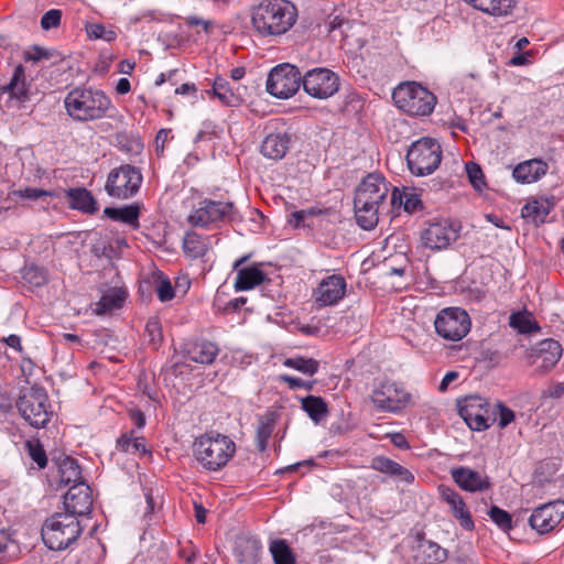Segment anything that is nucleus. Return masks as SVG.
<instances>
[{
  "mask_svg": "<svg viewBox=\"0 0 564 564\" xmlns=\"http://www.w3.org/2000/svg\"><path fill=\"white\" fill-rule=\"evenodd\" d=\"M510 326L518 329L522 334H530L539 330V326L530 317L521 314H512L510 317Z\"/></svg>",
  "mask_w": 564,
  "mask_h": 564,
  "instance_id": "48",
  "label": "nucleus"
},
{
  "mask_svg": "<svg viewBox=\"0 0 564 564\" xmlns=\"http://www.w3.org/2000/svg\"><path fill=\"white\" fill-rule=\"evenodd\" d=\"M270 553L274 564H295V555L284 540H274L270 543Z\"/></svg>",
  "mask_w": 564,
  "mask_h": 564,
  "instance_id": "41",
  "label": "nucleus"
},
{
  "mask_svg": "<svg viewBox=\"0 0 564 564\" xmlns=\"http://www.w3.org/2000/svg\"><path fill=\"white\" fill-rule=\"evenodd\" d=\"M30 457L37 464L40 468H44L47 464V458L43 446L39 441H28L25 444Z\"/></svg>",
  "mask_w": 564,
  "mask_h": 564,
  "instance_id": "50",
  "label": "nucleus"
},
{
  "mask_svg": "<svg viewBox=\"0 0 564 564\" xmlns=\"http://www.w3.org/2000/svg\"><path fill=\"white\" fill-rule=\"evenodd\" d=\"M156 292L161 302L170 301L174 296V291L169 280H162L156 289Z\"/></svg>",
  "mask_w": 564,
  "mask_h": 564,
  "instance_id": "56",
  "label": "nucleus"
},
{
  "mask_svg": "<svg viewBox=\"0 0 564 564\" xmlns=\"http://www.w3.org/2000/svg\"><path fill=\"white\" fill-rule=\"evenodd\" d=\"M488 516L501 530L507 532L512 529L511 514L506 510L492 506L488 511Z\"/></svg>",
  "mask_w": 564,
  "mask_h": 564,
  "instance_id": "47",
  "label": "nucleus"
},
{
  "mask_svg": "<svg viewBox=\"0 0 564 564\" xmlns=\"http://www.w3.org/2000/svg\"><path fill=\"white\" fill-rule=\"evenodd\" d=\"M390 437H391V442L397 447H399V448H408L409 447L408 441H406V438L404 437L403 434H401V433H393V434L390 435Z\"/></svg>",
  "mask_w": 564,
  "mask_h": 564,
  "instance_id": "62",
  "label": "nucleus"
},
{
  "mask_svg": "<svg viewBox=\"0 0 564 564\" xmlns=\"http://www.w3.org/2000/svg\"><path fill=\"white\" fill-rule=\"evenodd\" d=\"M117 446L122 452L130 454L144 455L148 452L144 440L142 437L134 436L133 432L122 434L117 441Z\"/></svg>",
  "mask_w": 564,
  "mask_h": 564,
  "instance_id": "43",
  "label": "nucleus"
},
{
  "mask_svg": "<svg viewBox=\"0 0 564 564\" xmlns=\"http://www.w3.org/2000/svg\"><path fill=\"white\" fill-rule=\"evenodd\" d=\"M86 32L89 39H102L111 42L117 37V33L113 30L106 29L102 24L91 23L86 26Z\"/></svg>",
  "mask_w": 564,
  "mask_h": 564,
  "instance_id": "49",
  "label": "nucleus"
},
{
  "mask_svg": "<svg viewBox=\"0 0 564 564\" xmlns=\"http://www.w3.org/2000/svg\"><path fill=\"white\" fill-rule=\"evenodd\" d=\"M82 527L72 513H55L47 518L41 534L44 544L54 551H62L73 544L80 535Z\"/></svg>",
  "mask_w": 564,
  "mask_h": 564,
  "instance_id": "4",
  "label": "nucleus"
},
{
  "mask_svg": "<svg viewBox=\"0 0 564 564\" xmlns=\"http://www.w3.org/2000/svg\"><path fill=\"white\" fill-rule=\"evenodd\" d=\"M451 476L456 485L468 492H482L491 487L489 477L468 467L451 469Z\"/></svg>",
  "mask_w": 564,
  "mask_h": 564,
  "instance_id": "19",
  "label": "nucleus"
},
{
  "mask_svg": "<svg viewBox=\"0 0 564 564\" xmlns=\"http://www.w3.org/2000/svg\"><path fill=\"white\" fill-rule=\"evenodd\" d=\"M421 243L430 250L447 248L458 238V231L448 219H435L421 231Z\"/></svg>",
  "mask_w": 564,
  "mask_h": 564,
  "instance_id": "15",
  "label": "nucleus"
},
{
  "mask_svg": "<svg viewBox=\"0 0 564 564\" xmlns=\"http://www.w3.org/2000/svg\"><path fill=\"white\" fill-rule=\"evenodd\" d=\"M22 279L24 283L32 288H39L47 282V275L43 268L35 264H26L22 269Z\"/></svg>",
  "mask_w": 564,
  "mask_h": 564,
  "instance_id": "44",
  "label": "nucleus"
},
{
  "mask_svg": "<svg viewBox=\"0 0 564 564\" xmlns=\"http://www.w3.org/2000/svg\"><path fill=\"white\" fill-rule=\"evenodd\" d=\"M50 57H52V53L40 46H34L32 51L25 53V61L40 62Z\"/></svg>",
  "mask_w": 564,
  "mask_h": 564,
  "instance_id": "57",
  "label": "nucleus"
},
{
  "mask_svg": "<svg viewBox=\"0 0 564 564\" xmlns=\"http://www.w3.org/2000/svg\"><path fill=\"white\" fill-rule=\"evenodd\" d=\"M441 159V145L432 138L413 142L406 153L408 166L417 176L432 174L438 167Z\"/></svg>",
  "mask_w": 564,
  "mask_h": 564,
  "instance_id": "7",
  "label": "nucleus"
},
{
  "mask_svg": "<svg viewBox=\"0 0 564 564\" xmlns=\"http://www.w3.org/2000/svg\"><path fill=\"white\" fill-rule=\"evenodd\" d=\"M142 175L139 169L126 164L110 172L107 183V193L117 198L127 199L140 188Z\"/></svg>",
  "mask_w": 564,
  "mask_h": 564,
  "instance_id": "12",
  "label": "nucleus"
},
{
  "mask_svg": "<svg viewBox=\"0 0 564 564\" xmlns=\"http://www.w3.org/2000/svg\"><path fill=\"white\" fill-rule=\"evenodd\" d=\"M183 249L185 254L196 259L205 256L208 247L199 235L194 231H189L184 237Z\"/></svg>",
  "mask_w": 564,
  "mask_h": 564,
  "instance_id": "40",
  "label": "nucleus"
},
{
  "mask_svg": "<svg viewBox=\"0 0 564 564\" xmlns=\"http://www.w3.org/2000/svg\"><path fill=\"white\" fill-rule=\"evenodd\" d=\"M235 452V442L223 434L206 433L194 443L197 462L208 470L215 471L226 466Z\"/></svg>",
  "mask_w": 564,
  "mask_h": 564,
  "instance_id": "3",
  "label": "nucleus"
},
{
  "mask_svg": "<svg viewBox=\"0 0 564 564\" xmlns=\"http://www.w3.org/2000/svg\"><path fill=\"white\" fill-rule=\"evenodd\" d=\"M458 412L466 424L474 431H484L495 421L489 403L479 395H469L458 402Z\"/></svg>",
  "mask_w": 564,
  "mask_h": 564,
  "instance_id": "14",
  "label": "nucleus"
},
{
  "mask_svg": "<svg viewBox=\"0 0 564 564\" xmlns=\"http://www.w3.org/2000/svg\"><path fill=\"white\" fill-rule=\"evenodd\" d=\"M313 213L311 210H299L292 214L291 223L294 224L295 227H299L304 224L307 216H311Z\"/></svg>",
  "mask_w": 564,
  "mask_h": 564,
  "instance_id": "60",
  "label": "nucleus"
},
{
  "mask_svg": "<svg viewBox=\"0 0 564 564\" xmlns=\"http://www.w3.org/2000/svg\"><path fill=\"white\" fill-rule=\"evenodd\" d=\"M436 334L447 341H459L469 332L471 321L468 313L460 307L441 310L434 321Z\"/></svg>",
  "mask_w": 564,
  "mask_h": 564,
  "instance_id": "9",
  "label": "nucleus"
},
{
  "mask_svg": "<svg viewBox=\"0 0 564 564\" xmlns=\"http://www.w3.org/2000/svg\"><path fill=\"white\" fill-rule=\"evenodd\" d=\"M550 213V205L547 202L532 200L525 204L521 210L522 217L529 221L543 224Z\"/></svg>",
  "mask_w": 564,
  "mask_h": 564,
  "instance_id": "38",
  "label": "nucleus"
},
{
  "mask_svg": "<svg viewBox=\"0 0 564 564\" xmlns=\"http://www.w3.org/2000/svg\"><path fill=\"white\" fill-rule=\"evenodd\" d=\"M564 518V500H555L535 508L529 519L530 527L539 534L553 531Z\"/></svg>",
  "mask_w": 564,
  "mask_h": 564,
  "instance_id": "16",
  "label": "nucleus"
},
{
  "mask_svg": "<svg viewBox=\"0 0 564 564\" xmlns=\"http://www.w3.org/2000/svg\"><path fill=\"white\" fill-rule=\"evenodd\" d=\"M126 292L121 289H110L107 291L96 303L95 313L97 315H104L118 310L123 305L126 300Z\"/></svg>",
  "mask_w": 564,
  "mask_h": 564,
  "instance_id": "32",
  "label": "nucleus"
},
{
  "mask_svg": "<svg viewBox=\"0 0 564 564\" xmlns=\"http://www.w3.org/2000/svg\"><path fill=\"white\" fill-rule=\"evenodd\" d=\"M169 133L170 131L165 129H162L158 132L155 138L156 151H163L164 142L166 141Z\"/></svg>",
  "mask_w": 564,
  "mask_h": 564,
  "instance_id": "63",
  "label": "nucleus"
},
{
  "mask_svg": "<svg viewBox=\"0 0 564 564\" xmlns=\"http://www.w3.org/2000/svg\"><path fill=\"white\" fill-rule=\"evenodd\" d=\"M465 169L470 184L475 189L480 191L485 186L484 173L480 166L474 162H468Z\"/></svg>",
  "mask_w": 564,
  "mask_h": 564,
  "instance_id": "51",
  "label": "nucleus"
},
{
  "mask_svg": "<svg viewBox=\"0 0 564 564\" xmlns=\"http://www.w3.org/2000/svg\"><path fill=\"white\" fill-rule=\"evenodd\" d=\"M17 408L25 422L35 429L44 427L52 415L48 397L40 387L22 389L17 400Z\"/></svg>",
  "mask_w": 564,
  "mask_h": 564,
  "instance_id": "6",
  "label": "nucleus"
},
{
  "mask_svg": "<svg viewBox=\"0 0 564 564\" xmlns=\"http://www.w3.org/2000/svg\"><path fill=\"white\" fill-rule=\"evenodd\" d=\"M64 105L74 120L91 121L104 118L111 101L101 90L76 87L66 95Z\"/></svg>",
  "mask_w": 564,
  "mask_h": 564,
  "instance_id": "2",
  "label": "nucleus"
},
{
  "mask_svg": "<svg viewBox=\"0 0 564 564\" xmlns=\"http://www.w3.org/2000/svg\"><path fill=\"white\" fill-rule=\"evenodd\" d=\"M302 82L303 76L297 67L281 64L269 73L267 90L276 98L288 99L299 90Z\"/></svg>",
  "mask_w": 564,
  "mask_h": 564,
  "instance_id": "10",
  "label": "nucleus"
},
{
  "mask_svg": "<svg viewBox=\"0 0 564 564\" xmlns=\"http://www.w3.org/2000/svg\"><path fill=\"white\" fill-rule=\"evenodd\" d=\"M104 214L116 221H121L137 227L139 220V207L137 205H128L121 208L107 207Z\"/></svg>",
  "mask_w": 564,
  "mask_h": 564,
  "instance_id": "36",
  "label": "nucleus"
},
{
  "mask_svg": "<svg viewBox=\"0 0 564 564\" xmlns=\"http://www.w3.org/2000/svg\"><path fill=\"white\" fill-rule=\"evenodd\" d=\"M131 89V85H130V82L129 79L127 78H120L117 83V86H116V91L120 95H124L127 93H129Z\"/></svg>",
  "mask_w": 564,
  "mask_h": 564,
  "instance_id": "64",
  "label": "nucleus"
},
{
  "mask_svg": "<svg viewBox=\"0 0 564 564\" xmlns=\"http://www.w3.org/2000/svg\"><path fill=\"white\" fill-rule=\"evenodd\" d=\"M498 425L503 429L514 420V412L499 403L497 405Z\"/></svg>",
  "mask_w": 564,
  "mask_h": 564,
  "instance_id": "55",
  "label": "nucleus"
},
{
  "mask_svg": "<svg viewBox=\"0 0 564 564\" xmlns=\"http://www.w3.org/2000/svg\"><path fill=\"white\" fill-rule=\"evenodd\" d=\"M441 497L451 506L454 502H457L458 499L462 498L459 494H457L454 489L448 487H441Z\"/></svg>",
  "mask_w": 564,
  "mask_h": 564,
  "instance_id": "59",
  "label": "nucleus"
},
{
  "mask_svg": "<svg viewBox=\"0 0 564 564\" xmlns=\"http://www.w3.org/2000/svg\"><path fill=\"white\" fill-rule=\"evenodd\" d=\"M212 94L229 107H236L242 101L239 89L231 87L225 78L218 77L215 79Z\"/></svg>",
  "mask_w": 564,
  "mask_h": 564,
  "instance_id": "30",
  "label": "nucleus"
},
{
  "mask_svg": "<svg viewBox=\"0 0 564 564\" xmlns=\"http://www.w3.org/2000/svg\"><path fill=\"white\" fill-rule=\"evenodd\" d=\"M392 99L397 107L411 116H427L436 104L435 96L416 83H403L394 88Z\"/></svg>",
  "mask_w": 564,
  "mask_h": 564,
  "instance_id": "5",
  "label": "nucleus"
},
{
  "mask_svg": "<svg viewBox=\"0 0 564 564\" xmlns=\"http://www.w3.org/2000/svg\"><path fill=\"white\" fill-rule=\"evenodd\" d=\"M452 508V512L454 518L459 522V524L466 530L474 529V521L471 519V514L468 511L465 501L463 498L458 499L457 502H454L449 506Z\"/></svg>",
  "mask_w": 564,
  "mask_h": 564,
  "instance_id": "46",
  "label": "nucleus"
},
{
  "mask_svg": "<svg viewBox=\"0 0 564 564\" xmlns=\"http://www.w3.org/2000/svg\"><path fill=\"white\" fill-rule=\"evenodd\" d=\"M547 172V164L539 159H532L519 163L512 172L513 177L520 183H533Z\"/></svg>",
  "mask_w": 564,
  "mask_h": 564,
  "instance_id": "24",
  "label": "nucleus"
},
{
  "mask_svg": "<svg viewBox=\"0 0 564 564\" xmlns=\"http://www.w3.org/2000/svg\"><path fill=\"white\" fill-rule=\"evenodd\" d=\"M284 365L307 376H313L316 373L319 367L317 360L305 357L288 358L284 361Z\"/></svg>",
  "mask_w": 564,
  "mask_h": 564,
  "instance_id": "45",
  "label": "nucleus"
},
{
  "mask_svg": "<svg viewBox=\"0 0 564 564\" xmlns=\"http://www.w3.org/2000/svg\"><path fill=\"white\" fill-rule=\"evenodd\" d=\"M249 259V256H243L235 261L232 269L237 271L235 280V289L237 291H247L261 284L265 274L258 267L241 268L240 267Z\"/></svg>",
  "mask_w": 564,
  "mask_h": 564,
  "instance_id": "21",
  "label": "nucleus"
},
{
  "mask_svg": "<svg viewBox=\"0 0 564 564\" xmlns=\"http://www.w3.org/2000/svg\"><path fill=\"white\" fill-rule=\"evenodd\" d=\"M458 378V372L456 371H449L447 372L444 378L442 379L441 383H440V391L444 392L447 390L448 386L455 381L456 379Z\"/></svg>",
  "mask_w": 564,
  "mask_h": 564,
  "instance_id": "61",
  "label": "nucleus"
},
{
  "mask_svg": "<svg viewBox=\"0 0 564 564\" xmlns=\"http://www.w3.org/2000/svg\"><path fill=\"white\" fill-rule=\"evenodd\" d=\"M391 205L401 207L408 213L415 212L421 206V199L416 194L400 191L394 187L391 194Z\"/></svg>",
  "mask_w": 564,
  "mask_h": 564,
  "instance_id": "39",
  "label": "nucleus"
},
{
  "mask_svg": "<svg viewBox=\"0 0 564 564\" xmlns=\"http://www.w3.org/2000/svg\"><path fill=\"white\" fill-rule=\"evenodd\" d=\"M217 354V346L214 343L206 340L193 343L187 348L188 359L203 365L212 364L215 360Z\"/></svg>",
  "mask_w": 564,
  "mask_h": 564,
  "instance_id": "29",
  "label": "nucleus"
},
{
  "mask_svg": "<svg viewBox=\"0 0 564 564\" xmlns=\"http://www.w3.org/2000/svg\"><path fill=\"white\" fill-rule=\"evenodd\" d=\"M290 147V137L278 132L268 134L261 144V153L269 159L280 160L284 158Z\"/></svg>",
  "mask_w": 564,
  "mask_h": 564,
  "instance_id": "26",
  "label": "nucleus"
},
{
  "mask_svg": "<svg viewBox=\"0 0 564 564\" xmlns=\"http://www.w3.org/2000/svg\"><path fill=\"white\" fill-rule=\"evenodd\" d=\"M282 381L286 382L290 388H303L305 390H312L314 386V381H304L301 378L297 377H291V376H282Z\"/></svg>",
  "mask_w": 564,
  "mask_h": 564,
  "instance_id": "58",
  "label": "nucleus"
},
{
  "mask_svg": "<svg viewBox=\"0 0 564 564\" xmlns=\"http://www.w3.org/2000/svg\"><path fill=\"white\" fill-rule=\"evenodd\" d=\"M390 185L384 177L377 173L368 174L358 185L355 197L359 200L373 203L386 207Z\"/></svg>",
  "mask_w": 564,
  "mask_h": 564,
  "instance_id": "17",
  "label": "nucleus"
},
{
  "mask_svg": "<svg viewBox=\"0 0 564 564\" xmlns=\"http://www.w3.org/2000/svg\"><path fill=\"white\" fill-rule=\"evenodd\" d=\"M276 424V414L274 412H267L259 416L258 427L256 432V445L259 452H264L268 446V442L273 433Z\"/></svg>",
  "mask_w": 564,
  "mask_h": 564,
  "instance_id": "31",
  "label": "nucleus"
},
{
  "mask_svg": "<svg viewBox=\"0 0 564 564\" xmlns=\"http://www.w3.org/2000/svg\"><path fill=\"white\" fill-rule=\"evenodd\" d=\"M64 506L66 513L76 518L89 513L93 507L90 487L84 481L74 484L64 496Z\"/></svg>",
  "mask_w": 564,
  "mask_h": 564,
  "instance_id": "18",
  "label": "nucleus"
},
{
  "mask_svg": "<svg viewBox=\"0 0 564 564\" xmlns=\"http://www.w3.org/2000/svg\"><path fill=\"white\" fill-rule=\"evenodd\" d=\"M474 9L495 18L512 17L517 0H464Z\"/></svg>",
  "mask_w": 564,
  "mask_h": 564,
  "instance_id": "22",
  "label": "nucleus"
},
{
  "mask_svg": "<svg viewBox=\"0 0 564 564\" xmlns=\"http://www.w3.org/2000/svg\"><path fill=\"white\" fill-rule=\"evenodd\" d=\"M303 89L311 97L327 99L339 88L338 76L328 68H313L303 76Z\"/></svg>",
  "mask_w": 564,
  "mask_h": 564,
  "instance_id": "13",
  "label": "nucleus"
},
{
  "mask_svg": "<svg viewBox=\"0 0 564 564\" xmlns=\"http://www.w3.org/2000/svg\"><path fill=\"white\" fill-rule=\"evenodd\" d=\"M236 208L231 202H220L205 198L200 200L187 217L195 227L218 226L236 219Z\"/></svg>",
  "mask_w": 564,
  "mask_h": 564,
  "instance_id": "8",
  "label": "nucleus"
},
{
  "mask_svg": "<svg viewBox=\"0 0 564 564\" xmlns=\"http://www.w3.org/2000/svg\"><path fill=\"white\" fill-rule=\"evenodd\" d=\"M424 564H435L446 560L447 551L438 544L426 541L419 545Z\"/></svg>",
  "mask_w": 564,
  "mask_h": 564,
  "instance_id": "42",
  "label": "nucleus"
},
{
  "mask_svg": "<svg viewBox=\"0 0 564 564\" xmlns=\"http://www.w3.org/2000/svg\"><path fill=\"white\" fill-rule=\"evenodd\" d=\"M4 90L21 102L29 100V89L25 84L24 67L22 65H18L14 68L12 78L4 87Z\"/></svg>",
  "mask_w": 564,
  "mask_h": 564,
  "instance_id": "34",
  "label": "nucleus"
},
{
  "mask_svg": "<svg viewBox=\"0 0 564 564\" xmlns=\"http://www.w3.org/2000/svg\"><path fill=\"white\" fill-rule=\"evenodd\" d=\"M65 195L68 199V205L73 209H78L86 214H94L97 212V202L93 197L91 193L84 188H69L65 191Z\"/></svg>",
  "mask_w": 564,
  "mask_h": 564,
  "instance_id": "27",
  "label": "nucleus"
},
{
  "mask_svg": "<svg viewBox=\"0 0 564 564\" xmlns=\"http://www.w3.org/2000/svg\"><path fill=\"white\" fill-rule=\"evenodd\" d=\"M62 19V11L57 9L48 10L44 13V15L41 19V26L44 30H50L57 28L61 23Z\"/></svg>",
  "mask_w": 564,
  "mask_h": 564,
  "instance_id": "53",
  "label": "nucleus"
},
{
  "mask_svg": "<svg viewBox=\"0 0 564 564\" xmlns=\"http://www.w3.org/2000/svg\"><path fill=\"white\" fill-rule=\"evenodd\" d=\"M384 208L373 203L354 198L355 219L357 225L364 230H371L378 225L379 217Z\"/></svg>",
  "mask_w": 564,
  "mask_h": 564,
  "instance_id": "23",
  "label": "nucleus"
},
{
  "mask_svg": "<svg viewBox=\"0 0 564 564\" xmlns=\"http://www.w3.org/2000/svg\"><path fill=\"white\" fill-rule=\"evenodd\" d=\"M145 332L150 337L151 343L154 345L160 343L162 339L161 324L158 318H150L145 325Z\"/></svg>",
  "mask_w": 564,
  "mask_h": 564,
  "instance_id": "54",
  "label": "nucleus"
},
{
  "mask_svg": "<svg viewBox=\"0 0 564 564\" xmlns=\"http://www.w3.org/2000/svg\"><path fill=\"white\" fill-rule=\"evenodd\" d=\"M12 195L22 199L36 200L45 196H51L52 193L45 189L25 187L12 191Z\"/></svg>",
  "mask_w": 564,
  "mask_h": 564,
  "instance_id": "52",
  "label": "nucleus"
},
{
  "mask_svg": "<svg viewBox=\"0 0 564 564\" xmlns=\"http://www.w3.org/2000/svg\"><path fill=\"white\" fill-rule=\"evenodd\" d=\"M346 292V282L339 275H329L318 284L314 296L319 306L336 304Z\"/></svg>",
  "mask_w": 564,
  "mask_h": 564,
  "instance_id": "20",
  "label": "nucleus"
},
{
  "mask_svg": "<svg viewBox=\"0 0 564 564\" xmlns=\"http://www.w3.org/2000/svg\"><path fill=\"white\" fill-rule=\"evenodd\" d=\"M370 467L377 471L388 474L405 484H411L414 480V476L410 470L384 456H376L372 458Z\"/></svg>",
  "mask_w": 564,
  "mask_h": 564,
  "instance_id": "25",
  "label": "nucleus"
},
{
  "mask_svg": "<svg viewBox=\"0 0 564 564\" xmlns=\"http://www.w3.org/2000/svg\"><path fill=\"white\" fill-rule=\"evenodd\" d=\"M373 405L381 411L398 413L411 402V394L392 380H382L371 393Z\"/></svg>",
  "mask_w": 564,
  "mask_h": 564,
  "instance_id": "11",
  "label": "nucleus"
},
{
  "mask_svg": "<svg viewBox=\"0 0 564 564\" xmlns=\"http://www.w3.org/2000/svg\"><path fill=\"white\" fill-rule=\"evenodd\" d=\"M59 481L64 485L80 481L82 473L77 462L72 457H64L58 463Z\"/></svg>",
  "mask_w": 564,
  "mask_h": 564,
  "instance_id": "37",
  "label": "nucleus"
},
{
  "mask_svg": "<svg viewBox=\"0 0 564 564\" xmlns=\"http://www.w3.org/2000/svg\"><path fill=\"white\" fill-rule=\"evenodd\" d=\"M296 7L288 0H263L252 10L251 22L262 36L286 33L296 22Z\"/></svg>",
  "mask_w": 564,
  "mask_h": 564,
  "instance_id": "1",
  "label": "nucleus"
},
{
  "mask_svg": "<svg viewBox=\"0 0 564 564\" xmlns=\"http://www.w3.org/2000/svg\"><path fill=\"white\" fill-rule=\"evenodd\" d=\"M261 545L250 538H241L236 542L235 556L238 564H257L260 558Z\"/></svg>",
  "mask_w": 564,
  "mask_h": 564,
  "instance_id": "28",
  "label": "nucleus"
},
{
  "mask_svg": "<svg viewBox=\"0 0 564 564\" xmlns=\"http://www.w3.org/2000/svg\"><path fill=\"white\" fill-rule=\"evenodd\" d=\"M562 356V347L554 339H544L539 344L538 358L542 359V367L552 368Z\"/></svg>",
  "mask_w": 564,
  "mask_h": 564,
  "instance_id": "33",
  "label": "nucleus"
},
{
  "mask_svg": "<svg viewBox=\"0 0 564 564\" xmlns=\"http://www.w3.org/2000/svg\"><path fill=\"white\" fill-rule=\"evenodd\" d=\"M301 404L315 423L321 422L328 414L327 403L321 397L307 395L301 399Z\"/></svg>",
  "mask_w": 564,
  "mask_h": 564,
  "instance_id": "35",
  "label": "nucleus"
}]
</instances>
